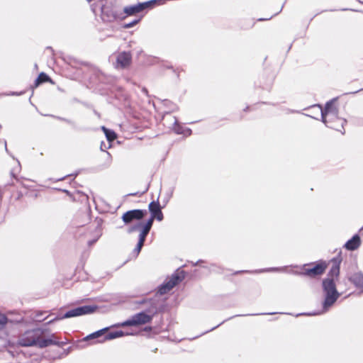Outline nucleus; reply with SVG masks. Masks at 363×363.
Instances as JSON below:
<instances>
[{"label":"nucleus","mask_w":363,"mask_h":363,"mask_svg":"<svg viewBox=\"0 0 363 363\" xmlns=\"http://www.w3.org/2000/svg\"><path fill=\"white\" fill-rule=\"evenodd\" d=\"M18 343L21 346L30 347L38 346L39 347H45L57 342L52 339H44L43 333L40 330L28 331L24 333L18 340Z\"/></svg>","instance_id":"f257e3e1"},{"label":"nucleus","mask_w":363,"mask_h":363,"mask_svg":"<svg viewBox=\"0 0 363 363\" xmlns=\"http://www.w3.org/2000/svg\"><path fill=\"white\" fill-rule=\"evenodd\" d=\"M323 288L326 294L325 299L323 303L325 311H327L338 298V294L336 291L333 279H327L323 281Z\"/></svg>","instance_id":"f03ea898"},{"label":"nucleus","mask_w":363,"mask_h":363,"mask_svg":"<svg viewBox=\"0 0 363 363\" xmlns=\"http://www.w3.org/2000/svg\"><path fill=\"white\" fill-rule=\"evenodd\" d=\"M313 108L320 113L322 121L324 123H328L327 118L331 121L337 117V108L335 106V100L327 103L324 110L319 106H314Z\"/></svg>","instance_id":"7ed1b4c3"},{"label":"nucleus","mask_w":363,"mask_h":363,"mask_svg":"<svg viewBox=\"0 0 363 363\" xmlns=\"http://www.w3.org/2000/svg\"><path fill=\"white\" fill-rule=\"evenodd\" d=\"M95 311V308L90 306H84L79 307L67 311L62 317L57 318L56 320L69 318L72 317L80 316L82 315L89 314Z\"/></svg>","instance_id":"20e7f679"},{"label":"nucleus","mask_w":363,"mask_h":363,"mask_svg":"<svg viewBox=\"0 0 363 363\" xmlns=\"http://www.w3.org/2000/svg\"><path fill=\"white\" fill-rule=\"evenodd\" d=\"M151 319V316L145 313H140L133 316L131 319L122 323L121 326L140 325L149 323Z\"/></svg>","instance_id":"39448f33"},{"label":"nucleus","mask_w":363,"mask_h":363,"mask_svg":"<svg viewBox=\"0 0 363 363\" xmlns=\"http://www.w3.org/2000/svg\"><path fill=\"white\" fill-rule=\"evenodd\" d=\"M145 212L142 210H132L125 213L122 219L125 223H129L133 220H140L145 216Z\"/></svg>","instance_id":"423d86ee"},{"label":"nucleus","mask_w":363,"mask_h":363,"mask_svg":"<svg viewBox=\"0 0 363 363\" xmlns=\"http://www.w3.org/2000/svg\"><path fill=\"white\" fill-rule=\"evenodd\" d=\"M153 220H154V219L150 218L147 221V223L145 224V225L143 227V229L142 230V231L140 234L139 241H138L137 248H136L138 253L140 251V250L144 244L145 237L147 235V233H149V231L152 227Z\"/></svg>","instance_id":"0eeeda50"},{"label":"nucleus","mask_w":363,"mask_h":363,"mask_svg":"<svg viewBox=\"0 0 363 363\" xmlns=\"http://www.w3.org/2000/svg\"><path fill=\"white\" fill-rule=\"evenodd\" d=\"M131 54L129 52H123L117 56L116 62L118 66L122 68L127 67L131 62Z\"/></svg>","instance_id":"6e6552de"},{"label":"nucleus","mask_w":363,"mask_h":363,"mask_svg":"<svg viewBox=\"0 0 363 363\" xmlns=\"http://www.w3.org/2000/svg\"><path fill=\"white\" fill-rule=\"evenodd\" d=\"M179 277L177 275H173L169 281L164 284L159 289L160 294H164L170 291L179 281Z\"/></svg>","instance_id":"1a4fd4ad"},{"label":"nucleus","mask_w":363,"mask_h":363,"mask_svg":"<svg viewBox=\"0 0 363 363\" xmlns=\"http://www.w3.org/2000/svg\"><path fill=\"white\" fill-rule=\"evenodd\" d=\"M149 209L152 213L151 218H156L160 221L163 219V215L161 211L159 203L155 201L151 202L149 205Z\"/></svg>","instance_id":"9d476101"},{"label":"nucleus","mask_w":363,"mask_h":363,"mask_svg":"<svg viewBox=\"0 0 363 363\" xmlns=\"http://www.w3.org/2000/svg\"><path fill=\"white\" fill-rule=\"evenodd\" d=\"M326 269V264L323 262L317 264L314 267L307 269L306 274L311 277L322 274Z\"/></svg>","instance_id":"9b49d317"},{"label":"nucleus","mask_w":363,"mask_h":363,"mask_svg":"<svg viewBox=\"0 0 363 363\" xmlns=\"http://www.w3.org/2000/svg\"><path fill=\"white\" fill-rule=\"evenodd\" d=\"M50 82L51 83H52V79L50 78V77L44 73V72H41L38 77L35 79V82H34V84L33 86H32V89H34L35 88H37L40 84H43V83H45V82Z\"/></svg>","instance_id":"f8f14e48"},{"label":"nucleus","mask_w":363,"mask_h":363,"mask_svg":"<svg viewBox=\"0 0 363 363\" xmlns=\"http://www.w3.org/2000/svg\"><path fill=\"white\" fill-rule=\"evenodd\" d=\"M123 12L127 16H133L141 12L140 6L138 3V4L125 6L123 9Z\"/></svg>","instance_id":"ddd939ff"},{"label":"nucleus","mask_w":363,"mask_h":363,"mask_svg":"<svg viewBox=\"0 0 363 363\" xmlns=\"http://www.w3.org/2000/svg\"><path fill=\"white\" fill-rule=\"evenodd\" d=\"M360 245V238L358 235H354L351 240L345 244V247L350 250L357 249Z\"/></svg>","instance_id":"4468645a"},{"label":"nucleus","mask_w":363,"mask_h":363,"mask_svg":"<svg viewBox=\"0 0 363 363\" xmlns=\"http://www.w3.org/2000/svg\"><path fill=\"white\" fill-rule=\"evenodd\" d=\"M101 128L108 141H113L116 138V134L113 130H111L104 126H103Z\"/></svg>","instance_id":"2eb2a0df"},{"label":"nucleus","mask_w":363,"mask_h":363,"mask_svg":"<svg viewBox=\"0 0 363 363\" xmlns=\"http://www.w3.org/2000/svg\"><path fill=\"white\" fill-rule=\"evenodd\" d=\"M124 335V333L122 331H116L108 333L105 337L104 341L107 340H113L117 337H120Z\"/></svg>","instance_id":"dca6fc26"},{"label":"nucleus","mask_w":363,"mask_h":363,"mask_svg":"<svg viewBox=\"0 0 363 363\" xmlns=\"http://www.w3.org/2000/svg\"><path fill=\"white\" fill-rule=\"evenodd\" d=\"M354 283L359 288L363 289V275L355 274L352 277Z\"/></svg>","instance_id":"f3484780"},{"label":"nucleus","mask_w":363,"mask_h":363,"mask_svg":"<svg viewBox=\"0 0 363 363\" xmlns=\"http://www.w3.org/2000/svg\"><path fill=\"white\" fill-rule=\"evenodd\" d=\"M339 272H340L339 265L335 263L330 271L329 276L331 277L332 278L337 277L339 275Z\"/></svg>","instance_id":"a211bd4d"},{"label":"nucleus","mask_w":363,"mask_h":363,"mask_svg":"<svg viewBox=\"0 0 363 363\" xmlns=\"http://www.w3.org/2000/svg\"><path fill=\"white\" fill-rule=\"evenodd\" d=\"M7 323V318L4 314L0 313V329L4 328Z\"/></svg>","instance_id":"6ab92c4d"},{"label":"nucleus","mask_w":363,"mask_h":363,"mask_svg":"<svg viewBox=\"0 0 363 363\" xmlns=\"http://www.w3.org/2000/svg\"><path fill=\"white\" fill-rule=\"evenodd\" d=\"M106 329L99 330L86 337V339H93L100 337Z\"/></svg>","instance_id":"aec40b11"},{"label":"nucleus","mask_w":363,"mask_h":363,"mask_svg":"<svg viewBox=\"0 0 363 363\" xmlns=\"http://www.w3.org/2000/svg\"><path fill=\"white\" fill-rule=\"evenodd\" d=\"M140 21V18H138V19H135L128 23H125L124 24L123 26V28H130L132 27H133L134 26H135L136 24H138Z\"/></svg>","instance_id":"412c9836"},{"label":"nucleus","mask_w":363,"mask_h":363,"mask_svg":"<svg viewBox=\"0 0 363 363\" xmlns=\"http://www.w3.org/2000/svg\"><path fill=\"white\" fill-rule=\"evenodd\" d=\"M271 18H269V19H270ZM268 18H264V20H267ZM259 21H264L263 18H260Z\"/></svg>","instance_id":"4be33fe9"},{"label":"nucleus","mask_w":363,"mask_h":363,"mask_svg":"<svg viewBox=\"0 0 363 363\" xmlns=\"http://www.w3.org/2000/svg\"><path fill=\"white\" fill-rule=\"evenodd\" d=\"M143 91H146L147 89L144 88V89H143Z\"/></svg>","instance_id":"5701e85b"},{"label":"nucleus","mask_w":363,"mask_h":363,"mask_svg":"<svg viewBox=\"0 0 363 363\" xmlns=\"http://www.w3.org/2000/svg\"><path fill=\"white\" fill-rule=\"evenodd\" d=\"M358 91H363V89H360Z\"/></svg>","instance_id":"b1692460"},{"label":"nucleus","mask_w":363,"mask_h":363,"mask_svg":"<svg viewBox=\"0 0 363 363\" xmlns=\"http://www.w3.org/2000/svg\"><path fill=\"white\" fill-rule=\"evenodd\" d=\"M107 155L108 156V157L111 158V156H110L109 153H107Z\"/></svg>","instance_id":"393cba45"}]
</instances>
